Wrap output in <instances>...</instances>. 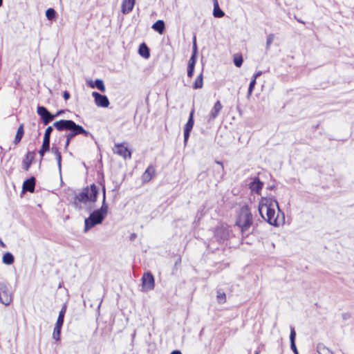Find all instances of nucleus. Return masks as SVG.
I'll return each instance as SVG.
<instances>
[{"label":"nucleus","mask_w":354,"mask_h":354,"mask_svg":"<svg viewBox=\"0 0 354 354\" xmlns=\"http://www.w3.org/2000/svg\"><path fill=\"white\" fill-rule=\"evenodd\" d=\"M196 37H194L193 41V52L192 55H194L195 58L197 59V46H196Z\"/></svg>","instance_id":"nucleus-37"},{"label":"nucleus","mask_w":354,"mask_h":354,"mask_svg":"<svg viewBox=\"0 0 354 354\" xmlns=\"http://www.w3.org/2000/svg\"><path fill=\"white\" fill-rule=\"evenodd\" d=\"M223 109V105L221 102L218 100L211 109L209 113L206 117L207 122L208 123H212L218 115L219 113Z\"/></svg>","instance_id":"nucleus-11"},{"label":"nucleus","mask_w":354,"mask_h":354,"mask_svg":"<svg viewBox=\"0 0 354 354\" xmlns=\"http://www.w3.org/2000/svg\"><path fill=\"white\" fill-rule=\"evenodd\" d=\"M194 109L192 110L189 114L188 121L187 122L184 129V142L186 143L189 136L190 131H192L194 121Z\"/></svg>","instance_id":"nucleus-12"},{"label":"nucleus","mask_w":354,"mask_h":354,"mask_svg":"<svg viewBox=\"0 0 354 354\" xmlns=\"http://www.w3.org/2000/svg\"><path fill=\"white\" fill-rule=\"evenodd\" d=\"M37 113L40 116L44 125H47L54 120L53 114H52L45 106H38Z\"/></svg>","instance_id":"nucleus-8"},{"label":"nucleus","mask_w":354,"mask_h":354,"mask_svg":"<svg viewBox=\"0 0 354 354\" xmlns=\"http://www.w3.org/2000/svg\"><path fill=\"white\" fill-rule=\"evenodd\" d=\"M298 21H299L300 23H304L303 21H301V20H298Z\"/></svg>","instance_id":"nucleus-51"},{"label":"nucleus","mask_w":354,"mask_h":354,"mask_svg":"<svg viewBox=\"0 0 354 354\" xmlns=\"http://www.w3.org/2000/svg\"><path fill=\"white\" fill-rule=\"evenodd\" d=\"M243 59L241 55H236L234 58V63L236 67H241Z\"/></svg>","instance_id":"nucleus-32"},{"label":"nucleus","mask_w":354,"mask_h":354,"mask_svg":"<svg viewBox=\"0 0 354 354\" xmlns=\"http://www.w3.org/2000/svg\"><path fill=\"white\" fill-rule=\"evenodd\" d=\"M152 28L159 32L160 34H162L165 30V23L162 20H158L156 22H155Z\"/></svg>","instance_id":"nucleus-23"},{"label":"nucleus","mask_w":354,"mask_h":354,"mask_svg":"<svg viewBox=\"0 0 354 354\" xmlns=\"http://www.w3.org/2000/svg\"><path fill=\"white\" fill-rule=\"evenodd\" d=\"M53 127H54L53 125V126H49L46 128L45 133H44V140H43L44 141L50 142V134L53 130Z\"/></svg>","instance_id":"nucleus-28"},{"label":"nucleus","mask_w":354,"mask_h":354,"mask_svg":"<svg viewBox=\"0 0 354 354\" xmlns=\"http://www.w3.org/2000/svg\"><path fill=\"white\" fill-rule=\"evenodd\" d=\"M95 103L97 106L106 108L109 105V100L106 95H102L96 91L92 93Z\"/></svg>","instance_id":"nucleus-10"},{"label":"nucleus","mask_w":354,"mask_h":354,"mask_svg":"<svg viewBox=\"0 0 354 354\" xmlns=\"http://www.w3.org/2000/svg\"><path fill=\"white\" fill-rule=\"evenodd\" d=\"M155 174V169L153 166L150 165L147 167L142 175V180L144 182H149Z\"/></svg>","instance_id":"nucleus-15"},{"label":"nucleus","mask_w":354,"mask_h":354,"mask_svg":"<svg viewBox=\"0 0 354 354\" xmlns=\"http://www.w3.org/2000/svg\"><path fill=\"white\" fill-rule=\"evenodd\" d=\"M89 86L91 87V88H94V87H96L97 89H99L100 91L102 92H104L106 88H105V86L104 84V82L102 80H100V79H97L95 81L94 84H93L92 82H90L88 83Z\"/></svg>","instance_id":"nucleus-20"},{"label":"nucleus","mask_w":354,"mask_h":354,"mask_svg":"<svg viewBox=\"0 0 354 354\" xmlns=\"http://www.w3.org/2000/svg\"><path fill=\"white\" fill-rule=\"evenodd\" d=\"M115 149L113 151L115 153L119 155L124 158H131V151L127 147V143L123 142L120 144H115Z\"/></svg>","instance_id":"nucleus-9"},{"label":"nucleus","mask_w":354,"mask_h":354,"mask_svg":"<svg viewBox=\"0 0 354 354\" xmlns=\"http://www.w3.org/2000/svg\"><path fill=\"white\" fill-rule=\"evenodd\" d=\"M63 113H64V111L60 110V111H57L55 114H53L54 119L56 118L57 117L61 115Z\"/></svg>","instance_id":"nucleus-44"},{"label":"nucleus","mask_w":354,"mask_h":354,"mask_svg":"<svg viewBox=\"0 0 354 354\" xmlns=\"http://www.w3.org/2000/svg\"><path fill=\"white\" fill-rule=\"evenodd\" d=\"M134 0H123L122 3V12L123 14L129 13L135 5Z\"/></svg>","instance_id":"nucleus-14"},{"label":"nucleus","mask_w":354,"mask_h":354,"mask_svg":"<svg viewBox=\"0 0 354 354\" xmlns=\"http://www.w3.org/2000/svg\"><path fill=\"white\" fill-rule=\"evenodd\" d=\"M60 333H59V332H57V331H54V330H53V337L56 341H59V340L60 339Z\"/></svg>","instance_id":"nucleus-39"},{"label":"nucleus","mask_w":354,"mask_h":354,"mask_svg":"<svg viewBox=\"0 0 354 354\" xmlns=\"http://www.w3.org/2000/svg\"><path fill=\"white\" fill-rule=\"evenodd\" d=\"M22 137H23V135H22V134H20V133H16V136H15V140H14V143H15V145L18 144V143L21 141V140Z\"/></svg>","instance_id":"nucleus-38"},{"label":"nucleus","mask_w":354,"mask_h":354,"mask_svg":"<svg viewBox=\"0 0 354 354\" xmlns=\"http://www.w3.org/2000/svg\"><path fill=\"white\" fill-rule=\"evenodd\" d=\"M35 182H36V180H35V177H30V178L25 180L23 184V187H22L23 191L24 192H29L30 193L34 192Z\"/></svg>","instance_id":"nucleus-13"},{"label":"nucleus","mask_w":354,"mask_h":354,"mask_svg":"<svg viewBox=\"0 0 354 354\" xmlns=\"http://www.w3.org/2000/svg\"><path fill=\"white\" fill-rule=\"evenodd\" d=\"M196 62V59L195 58L194 55H192V56L189 60L188 66H187V76L189 77H192L194 75V71Z\"/></svg>","instance_id":"nucleus-16"},{"label":"nucleus","mask_w":354,"mask_h":354,"mask_svg":"<svg viewBox=\"0 0 354 354\" xmlns=\"http://www.w3.org/2000/svg\"><path fill=\"white\" fill-rule=\"evenodd\" d=\"M171 354H182L181 352L178 350H174L173 351Z\"/></svg>","instance_id":"nucleus-47"},{"label":"nucleus","mask_w":354,"mask_h":354,"mask_svg":"<svg viewBox=\"0 0 354 354\" xmlns=\"http://www.w3.org/2000/svg\"><path fill=\"white\" fill-rule=\"evenodd\" d=\"M97 193L98 190L95 184L91 185L90 187H84L81 192L75 195L73 201L74 207L81 210L82 209L81 203L86 204L88 202H95Z\"/></svg>","instance_id":"nucleus-4"},{"label":"nucleus","mask_w":354,"mask_h":354,"mask_svg":"<svg viewBox=\"0 0 354 354\" xmlns=\"http://www.w3.org/2000/svg\"><path fill=\"white\" fill-rule=\"evenodd\" d=\"M255 84H256V80L252 79V80L250 83V85H249V88H248V97H250V95H252V93L253 91Z\"/></svg>","instance_id":"nucleus-34"},{"label":"nucleus","mask_w":354,"mask_h":354,"mask_svg":"<svg viewBox=\"0 0 354 354\" xmlns=\"http://www.w3.org/2000/svg\"><path fill=\"white\" fill-rule=\"evenodd\" d=\"M12 292L10 290V286L7 282H0V302L5 306H8L12 301Z\"/></svg>","instance_id":"nucleus-6"},{"label":"nucleus","mask_w":354,"mask_h":354,"mask_svg":"<svg viewBox=\"0 0 354 354\" xmlns=\"http://www.w3.org/2000/svg\"><path fill=\"white\" fill-rule=\"evenodd\" d=\"M52 150L54 151V153L55 155V158L57 162V166L59 172H61L62 169V155L61 153L59 151L57 148L53 147Z\"/></svg>","instance_id":"nucleus-25"},{"label":"nucleus","mask_w":354,"mask_h":354,"mask_svg":"<svg viewBox=\"0 0 354 354\" xmlns=\"http://www.w3.org/2000/svg\"><path fill=\"white\" fill-rule=\"evenodd\" d=\"M15 261L14 256L10 252H6L3 256V263L6 265H11Z\"/></svg>","instance_id":"nucleus-24"},{"label":"nucleus","mask_w":354,"mask_h":354,"mask_svg":"<svg viewBox=\"0 0 354 354\" xmlns=\"http://www.w3.org/2000/svg\"><path fill=\"white\" fill-rule=\"evenodd\" d=\"M46 16L48 19L53 20L56 17V12L53 8H48L46 11Z\"/></svg>","instance_id":"nucleus-31"},{"label":"nucleus","mask_w":354,"mask_h":354,"mask_svg":"<svg viewBox=\"0 0 354 354\" xmlns=\"http://www.w3.org/2000/svg\"><path fill=\"white\" fill-rule=\"evenodd\" d=\"M203 73H201L196 79L194 82L193 87L195 89L201 88L203 87Z\"/></svg>","instance_id":"nucleus-26"},{"label":"nucleus","mask_w":354,"mask_h":354,"mask_svg":"<svg viewBox=\"0 0 354 354\" xmlns=\"http://www.w3.org/2000/svg\"><path fill=\"white\" fill-rule=\"evenodd\" d=\"M218 165V167L215 169L216 172V178L218 179V180L222 179L224 174V168L223 165L221 162L220 161H216L215 162Z\"/></svg>","instance_id":"nucleus-21"},{"label":"nucleus","mask_w":354,"mask_h":354,"mask_svg":"<svg viewBox=\"0 0 354 354\" xmlns=\"http://www.w3.org/2000/svg\"><path fill=\"white\" fill-rule=\"evenodd\" d=\"M138 53L142 57L146 59L149 58L150 56L149 49L145 43L140 45Z\"/></svg>","instance_id":"nucleus-18"},{"label":"nucleus","mask_w":354,"mask_h":354,"mask_svg":"<svg viewBox=\"0 0 354 354\" xmlns=\"http://www.w3.org/2000/svg\"><path fill=\"white\" fill-rule=\"evenodd\" d=\"M70 142H71V141H68V140H66V143H65V145H64V148H65V149H68V145H69Z\"/></svg>","instance_id":"nucleus-46"},{"label":"nucleus","mask_w":354,"mask_h":354,"mask_svg":"<svg viewBox=\"0 0 354 354\" xmlns=\"http://www.w3.org/2000/svg\"><path fill=\"white\" fill-rule=\"evenodd\" d=\"M62 325L63 324H59V323L56 322L55 326L54 328V331L61 333V329H62Z\"/></svg>","instance_id":"nucleus-40"},{"label":"nucleus","mask_w":354,"mask_h":354,"mask_svg":"<svg viewBox=\"0 0 354 354\" xmlns=\"http://www.w3.org/2000/svg\"><path fill=\"white\" fill-rule=\"evenodd\" d=\"M255 354H259V353H258V352H257Z\"/></svg>","instance_id":"nucleus-52"},{"label":"nucleus","mask_w":354,"mask_h":354,"mask_svg":"<svg viewBox=\"0 0 354 354\" xmlns=\"http://www.w3.org/2000/svg\"><path fill=\"white\" fill-rule=\"evenodd\" d=\"M50 149V142H46V141H44L43 140V143H42V145H41V148L40 149V150L39 151V155L43 157L45 152H46L47 151H48Z\"/></svg>","instance_id":"nucleus-27"},{"label":"nucleus","mask_w":354,"mask_h":354,"mask_svg":"<svg viewBox=\"0 0 354 354\" xmlns=\"http://www.w3.org/2000/svg\"><path fill=\"white\" fill-rule=\"evenodd\" d=\"M17 133H20V134H22L24 136V124H21L18 129H17Z\"/></svg>","instance_id":"nucleus-42"},{"label":"nucleus","mask_w":354,"mask_h":354,"mask_svg":"<svg viewBox=\"0 0 354 354\" xmlns=\"http://www.w3.org/2000/svg\"><path fill=\"white\" fill-rule=\"evenodd\" d=\"M3 4V0H0V7L2 6Z\"/></svg>","instance_id":"nucleus-50"},{"label":"nucleus","mask_w":354,"mask_h":354,"mask_svg":"<svg viewBox=\"0 0 354 354\" xmlns=\"http://www.w3.org/2000/svg\"><path fill=\"white\" fill-rule=\"evenodd\" d=\"M155 280L153 274L150 272L144 273L142 277V291L148 292L154 288Z\"/></svg>","instance_id":"nucleus-7"},{"label":"nucleus","mask_w":354,"mask_h":354,"mask_svg":"<svg viewBox=\"0 0 354 354\" xmlns=\"http://www.w3.org/2000/svg\"><path fill=\"white\" fill-rule=\"evenodd\" d=\"M274 35L273 34H270L268 37H267V40H266V47L267 48H269L270 46L272 44L273 40H274Z\"/></svg>","instance_id":"nucleus-36"},{"label":"nucleus","mask_w":354,"mask_h":354,"mask_svg":"<svg viewBox=\"0 0 354 354\" xmlns=\"http://www.w3.org/2000/svg\"><path fill=\"white\" fill-rule=\"evenodd\" d=\"M296 332L293 326H290V343L295 342Z\"/></svg>","instance_id":"nucleus-35"},{"label":"nucleus","mask_w":354,"mask_h":354,"mask_svg":"<svg viewBox=\"0 0 354 354\" xmlns=\"http://www.w3.org/2000/svg\"><path fill=\"white\" fill-rule=\"evenodd\" d=\"M66 310V306H64L62 308L61 310L59 311V316H58V318L57 320V323L63 324Z\"/></svg>","instance_id":"nucleus-30"},{"label":"nucleus","mask_w":354,"mask_h":354,"mask_svg":"<svg viewBox=\"0 0 354 354\" xmlns=\"http://www.w3.org/2000/svg\"><path fill=\"white\" fill-rule=\"evenodd\" d=\"M136 237V234L135 233H133L130 236V240H133Z\"/></svg>","instance_id":"nucleus-48"},{"label":"nucleus","mask_w":354,"mask_h":354,"mask_svg":"<svg viewBox=\"0 0 354 354\" xmlns=\"http://www.w3.org/2000/svg\"><path fill=\"white\" fill-rule=\"evenodd\" d=\"M0 245H1V247H3V248H5V247H6L5 243H3L1 239H0Z\"/></svg>","instance_id":"nucleus-49"},{"label":"nucleus","mask_w":354,"mask_h":354,"mask_svg":"<svg viewBox=\"0 0 354 354\" xmlns=\"http://www.w3.org/2000/svg\"><path fill=\"white\" fill-rule=\"evenodd\" d=\"M258 209L261 217L269 224L279 226L284 223V214L280 210L278 202L273 198H262Z\"/></svg>","instance_id":"nucleus-1"},{"label":"nucleus","mask_w":354,"mask_h":354,"mask_svg":"<svg viewBox=\"0 0 354 354\" xmlns=\"http://www.w3.org/2000/svg\"><path fill=\"white\" fill-rule=\"evenodd\" d=\"M217 300L218 303L223 304L225 302L226 300V296L224 292H221L220 291L217 292Z\"/></svg>","instance_id":"nucleus-33"},{"label":"nucleus","mask_w":354,"mask_h":354,"mask_svg":"<svg viewBox=\"0 0 354 354\" xmlns=\"http://www.w3.org/2000/svg\"><path fill=\"white\" fill-rule=\"evenodd\" d=\"M214 2V0H212Z\"/></svg>","instance_id":"nucleus-53"},{"label":"nucleus","mask_w":354,"mask_h":354,"mask_svg":"<svg viewBox=\"0 0 354 354\" xmlns=\"http://www.w3.org/2000/svg\"><path fill=\"white\" fill-rule=\"evenodd\" d=\"M63 97L65 100H67L70 98V93L68 91H64L63 94Z\"/></svg>","instance_id":"nucleus-43"},{"label":"nucleus","mask_w":354,"mask_h":354,"mask_svg":"<svg viewBox=\"0 0 354 354\" xmlns=\"http://www.w3.org/2000/svg\"><path fill=\"white\" fill-rule=\"evenodd\" d=\"M252 223L253 218L249 207L247 205L243 206L240 209L236 221V225L239 227L243 236L248 231Z\"/></svg>","instance_id":"nucleus-5"},{"label":"nucleus","mask_w":354,"mask_h":354,"mask_svg":"<svg viewBox=\"0 0 354 354\" xmlns=\"http://www.w3.org/2000/svg\"><path fill=\"white\" fill-rule=\"evenodd\" d=\"M261 75V71H258V72H257V73L253 75L252 79L256 80H257V78L259 76H260Z\"/></svg>","instance_id":"nucleus-45"},{"label":"nucleus","mask_w":354,"mask_h":354,"mask_svg":"<svg viewBox=\"0 0 354 354\" xmlns=\"http://www.w3.org/2000/svg\"><path fill=\"white\" fill-rule=\"evenodd\" d=\"M53 127L59 131H69L66 134V139L68 141L77 135L82 134L86 137H91L93 138V136L89 131L85 130L83 127L80 124H77L74 121L71 120H60L53 123Z\"/></svg>","instance_id":"nucleus-2"},{"label":"nucleus","mask_w":354,"mask_h":354,"mask_svg":"<svg viewBox=\"0 0 354 354\" xmlns=\"http://www.w3.org/2000/svg\"><path fill=\"white\" fill-rule=\"evenodd\" d=\"M103 200L102 204L100 209L93 211L90 214L89 216L84 220V232H87L94 226L101 224L108 214L109 207L106 203V190L103 187Z\"/></svg>","instance_id":"nucleus-3"},{"label":"nucleus","mask_w":354,"mask_h":354,"mask_svg":"<svg viewBox=\"0 0 354 354\" xmlns=\"http://www.w3.org/2000/svg\"><path fill=\"white\" fill-rule=\"evenodd\" d=\"M33 158H34V153L30 152V151L28 152V153L26 154V158L23 161V167L26 171H28L29 169Z\"/></svg>","instance_id":"nucleus-17"},{"label":"nucleus","mask_w":354,"mask_h":354,"mask_svg":"<svg viewBox=\"0 0 354 354\" xmlns=\"http://www.w3.org/2000/svg\"><path fill=\"white\" fill-rule=\"evenodd\" d=\"M262 187L263 183L258 178H256L250 184V189L256 193H259V192L262 189Z\"/></svg>","instance_id":"nucleus-22"},{"label":"nucleus","mask_w":354,"mask_h":354,"mask_svg":"<svg viewBox=\"0 0 354 354\" xmlns=\"http://www.w3.org/2000/svg\"><path fill=\"white\" fill-rule=\"evenodd\" d=\"M290 348L295 354H299V352L295 345V342L290 343Z\"/></svg>","instance_id":"nucleus-41"},{"label":"nucleus","mask_w":354,"mask_h":354,"mask_svg":"<svg viewBox=\"0 0 354 354\" xmlns=\"http://www.w3.org/2000/svg\"><path fill=\"white\" fill-rule=\"evenodd\" d=\"M317 351L320 354H333L331 351L321 344H318Z\"/></svg>","instance_id":"nucleus-29"},{"label":"nucleus","mask_w":354,"mask_h":354,"mask_svg":"<svg viewBox=\"0 0 354 354\" xmlns=\"http://www.w3.org/2000/svg\"><path fill=\"white\" fill-rule=\"evenodd\" d=\"M213 15L218 18L223 17L225 15V12L219 8L217 0H214Z\"/></svg>","instance_id":"nucleus-19"}]
</instances>
